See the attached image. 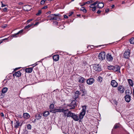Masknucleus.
<instances>
[{"label":"nucleus","mask_w":134,"mask_h":134,"mask_svg":"<svg viewBox=\"0 0 134 134\" xmlns=\"http://www.w3.org/2000/svg\"><path fill=\"white\" fill-rule=\"evenodd\" d=\"M2 9L3 10V12H6L7 11L8 8L7 7H5L3 9Z\"/></svg>","instance_id":"obj_39"},{"label":"nucleus","mask_w":134,"mask_h":134,"mask_svg":"<svg viewBox=\"0 0 134 134\" xmlns=\"http://www.w3.org/2000/svg\"><path fill=\"white\" fill-rule=\"evenodd\" d=\"M49 113L48 111H45L43 113V115L45 117H46L49 115Z\"/></svg>","instance_id":"obj_23"},{"label":"nucleus","mask_w":134,"mask_h":134,"mask_svg":"<svg viewBox=\"0 0 134 134\" xmlns=\"http://www.w3.org/2000/svg\"><path fill=\"white\" fill-rule=\"evenodd\" d=\"M31 27V25H30V24H29L27 26H26L24 28L25 29H28V28H29V27Z\"/></svg>","instance_id":"obj_40"},{"label":"nucleus","mask_w":134,"mask_h":134,"mask_svg":"<svg viewBox=\"0 0 134 134\" xmlns=\"http://www.w3.org/2000/svg\"><path fill=\"white\" fill-rule=\"evenodd\" d=\"M79 91H76L74 94L73 96V98L75 99L73 100L70 103L69 106L70 107L69 109H73L75 108V107L76 106V102L77 100L76 99L79 96Z\"/></svg>","instance_id":"obj_1"},{"label":"nucleus","mask_w":134,"mask_h":134,"mask_svg":"<svg viewBox=\"0 0 134 134\" xmlns=\"http://www.w3.org/2000/svg\"><path fill=\"white\" fill-rule=\"evenodd\" d=\"M79 82L82 83L84 82V78L82 77H80L79 78Z\"/></svg>","instance_id":"obj_26"},{"label":"nucleus","mask_w":134,"mask_h":134,"mask_svg":"<svg viewBox=\"0 0 134 134\" xmlns=\"http://www.w3.org/2000/svg\"><path fill=\"white\" fill-rule=\"evenodd\" d=\"M114 7V5H113L112 6H111V8H113Z\"/></svg>","instance_id":"obj_58"},{"label":"nucleus","mask_w":134,"mask_h":134,"mask_svg":"<svg viewBox=\"0 0 134 134\" xmlns=\"http://www.w3.org/2000/svg\"><path fill=\"white\" fill-rule=\"evenodd\" d=\"M120 124H115L113 127L114 129H116L119 127Z\"/></svg>","instance_id":"obj_30"},{"label":"nucleus","mask_w":134,"mask_h":134,"mask_svg":"<svg viewBox=\"0 0 134 134\" xmlns=\"http://www.w3.org/2000/svg\"><path fill=\"white\" fill-rule=\"evenodd\" d=\"M16 35V33L15 34H12L11 35V37H17V36H16V35Z\"/></svg>","instance_id":"obj_43"},{"label":"nucleus","mask_w":134,"mask_h":134,"mask_svg":"<svg viewBox=\"0 0 134 134\" xmlns=\"http://www.w3.org/2000/svg\"><path fill=\"white\" fill-rule=\"evenodd\" d=\"M4 94L2 92H1L0 93V98H2L4 95Z\"/></svg>","instance_id":"obj_33"},{"label":"nucleus","mask_w":134,"mask_h":134,"mask_svg":"<svg viewBox=\"0 0 134 134\" xmlns=\"http://www.w3.org/2000/svg\"><path fill=\"white\" fill-rule=\"evenodd\" d=\"M96 10V7L95 6H93V7L92 9V10L94 12L95 11V10Z\"/></svg>","instance_id":"obj_42"},{"label":"nucleus","mask_w":134,"mask_h":134,"mask_svg":"<svg viewBox=\"0 0 134 134\" xmlns=\"http://www.w3.org/2000/svg\"><path fill=\"white\" fill-rule=\"evenodd\" d=\"M39 24V22H36L34 25V26H35L36 25H38Z\"/></svg>","instance_id":"obj_55"},{"label":"nucleus","mask_w":134,"mask_h":134,"mask_svg":"<svg viewBox=\"0 0 134 134\" xmlns=\"http://www.w3.org/2000/svg\"><path fill=\"white\" fill-rule=\"evenodd\" d=\"M74 113H71L70 111H69L67 114V117H72Z\"/></svg>","instance_id":"obj_24"},{"label":"nucleus","mask_w":134,"mask_h":134,"mask_svg":"<svg viewBox=\"0 0 134 134\" xmlns=\"http://www.w3.org/2000/svg\"><path fill=\"white\" fill-rule=\"evenodd\" d=\"M23 31V29H22L20 31H19L18 32L16 33V35H18L19 34H20L22 33Z\"/></svg>","instance_id":"obj_35"},{"label":"nucleus","mask_w":134,"mask_h":134,"mask_svg":"<svg viewBox=\"0 0 134 134\" xmlns=\"http://www.w3.org/2000/svg\"><path fill=\"white\" fill-rule=\"evenodd\" d=\"M84 106H82V111L81 112L79 115V118L77 115L75 114L74 113L72 116V118L75 121H78L79 119L80 122H81V120L82 119L84 116Z\"/></svg>","instance_id":"obj_2"},{"label":"nucleus","mask_w":134,"mask_h":134,"mask_svg":"<svg viewBox=\"0 0 134 134\" xmlns=\"http://www.w3.org/2000/svg\"><path fill=\"white\" fill-rule=\"evenodd\" d=\"M102 70L99 64H94L93 65V71L94 72L100 71Z\"/></svg>","instance_id":"obj_4"},{"label":"nucleus","mask_w":134,"mask_h":134,"mask_svg":"<svg viewBox=\"0 0 134 134\" xmlns=\"http://www.w3.org/2000/svg\"><path fill=\"white\" fill-rule=\"evenodd\" d=\"M70 104L68 105L67 106V108L68 109H67L66 110H64V109L63 111V112L64 113V115L65 116H67V114L68 112L69 111L68 109H69L70 108L69 106Z\"/></svg>","instance_id":"obj_11"},{"label":"nucleus","mask_w":134,"mask_h":134,"mask_svg":"<svg viewBox=\"0 0 134 134\" xmlns=\"http://www.w3.org/2000/svg\"><path fill=\"white\" fill-rule=\"evenodd\" d=\"M129 41L131 44L134 43V38H131L129 40Z\"/></svg>","instance_id":"obj_31"},{"label":"nucleus","mask_w":134,"mask_h":134,"mask_svg":"<svg viewBox=\"0 0 134 134\" xmlns=\"http://www.w3.org/2000/svg\"><path fill=\"white\" fill-rule=\"evenodd\" d=\"M118 90L121 93H123L125 91L124 88L121 86H120L118 87Z\"/></svg>","instance_id":"obj_13"},{"label":"nucleus","mask_w":134,"mask_h":134,"mask_svg":"<svg viewBox=\"0 0 134 134\" xmlns=\"http://www.w3.org/2000/svg\"><path fill=\"white\" fill-rule=\"evenodd\" d=\"M14 124V127L16 128H18L20 126V123L18 121L15 120Z\"/></svg>","instance_id":"obj_17"},{"label":"nucleus","mask_w":134,"mask_h":134,"mask_svg":"<svg viewBox=\"0 0 134 134\" xmlns=\"http://www.w3.org/2000/svg\"><path fill=\"white\" fill-rule=\"evenodd\" d=\"M64 109L59 108L56 110L57 112H63V111Z\"/></svg>","instance_id":"obj_29"},{"label":"nucleus","mask_w":134,"mask_h":134,"mask_svg":"<svg viewBox=\"0 0 134 134\" xmlns=\"http://www.w3.org/2000/svg\"><path fill=\"white\" fill-rule=\"evenodd\" d=\"M114 71H118L120 73V67L118 65H116L114 66Z\"/></svg>","instance_id":"obj_14"},{"label":"nucleus","mask_w":134,"mask_h":134,"mask_svg":"<svg viewBox=\"0 0 134 134\" xmlns=\"http://www.w3.org/2000/svg\"><path fill=\"white\" fill-rule=\"evenodd\" d=\"M23 116L26 119H29L30 117V115L27 113H24Z\"/></svg>","instance_id":"obj_18"},{"label":"nucleus","mask_w":134,"mask_h":134,"mask_svg":"<svg viewBox=\"0 0 134 134\" xmlns=\"http://www.w3.org/2000/svg\"><path fill=\"white\" fill-rule=\"evenodd\" d=\"M48 19L50 20H51V17H48Z\"/></svg>","instance_id":"obj_62"},{"label":"nucleus","mask_w":134,"mask_h":134,"mask_svg":"<svg viewBox=\"0 0 134 134\" xmlns=\"http://www.w3.org/2000/svg\"><path fill=\"white\" fill-rule=\"evenodd\" d=\"M108 69L110 70H113L114 71V66L113 65L108 66Z\"/></svg>","instance_id":"obj_25"},{"label":"nucleus","mask_w":134,"mask_h":134,"mask_svg":"<svg viewBox=\"0 0 134 134\" xmlns=\"http://www.w3.org/2000/svg\"><path fill=\"white\" fill-rule=\"evenodd\" d=\"M27 128L28 129L30 130L31 128V126L30 124H29L27 125Z\"/></svg>","instance_id":"obj_36"},{"label":"nucleus","mask_w":134,"mask_h":134,"mask_svg":"<svg viewBox=\"0 0 134 134\" xmlns=\"http://www.w3.org/2000/svg\"><path fill=\"white\" fill-rule=\"evenodd\" d=\"M106 54L104 51L102 52L99 53L98 55L99 59L102 60L105 59V57Z\"/></svg>","instance_id":"obj_5"},{"label":"nucleus","mask_w":134,"mask_h":134,"mask_svg":"<svg viewBox=\"0 0 134 134\" xmlns=\"http://www.w3.org/2000/svg\"><path fill=\"white\" fill-rule=\"evenodd\" d=\"M98 1H96L94 2L93 3V5L94 6H95L96 4H98Z\"/></svg>","instance_id":"obj_38"},{"label":"nucleus","mask_w":134,"mask_h":134,"mask_svg":"<svg viewBox=\"0 0 134 134\" xmlns=\"http://www.w3.org/2000/svg\"><path fill=\"white\" fill-rule=\"evenodd\" d=\"M30 24V25H31V26H32V25H33L34 24V23H32L31 24Z\"/></svg>","instance_id":"obj_60"},{"label":"nucleus","mask_w":134,"mask_h":134,"mask_svg":"<svg viewBox=\"0 0 134 134\" xmlns=\"http://www.w3.org/2000/svg\"><path fill=\"white\" fill-rule=\"evenodd\" d=\"M80 88H83V86H82V85H81V86H80ZM81 90L82 91V93H83V94L84 93V91L83 90V89H81Z\"/></svg>","instance_id":"obj_44"},{"label":"nucleus","mask_w":134,"mask_h":134,"mask_svg":"<svg viewBox=\"0 0 134 134\" xmlns=\"http://www.w3.org/2000/svg\"><path fill=\"white\" fill-rule=\"evenodd\" d=\"M64 18H65L67 19L68 18V17L66 15H64Z\"/></svg>","instance_id":"obj_49"},{"label":"nucleus","mask_w":134,"mask_h":134,"mask_svg":"<svg viewBox=\"0 0 134 134\" xmlns=\"http://www.w3.org/2000/svg\"><path fill=\"white\" fill-rule=\"evenodd\" d=\"M105 11L106 13H108L109 12V10L108 9H106Z\"/></svg>","instance_id":"obj_51"},{"label":"nucleus","mask_w":134,"mask_h":134,"mask_svg":"<svg viewBox=\"0 0 134 134\" xmlns=\"http://www.w3.org/2000/svg\"><path fill=\"white\" fill-rule=\"evenodd\" d=\"M111 84L112 86L114 87H117L118 86V83L114 80H113L111 81Z\"/></svg>","instance_id":"obj_10"},{"label":"nucleus","mask_w":134,"mask_h":134,"mask_svg":"<svg viewBox=\"0 0 134 134\" xmlns=\"http://www.w3.org/2000/svg\"><path fill=\"white\" fill-rule=\"evenodd\" d=\"M93 6H94L93 5V4H92L90 5V8H92L93 7Z\"/></svg>","instance_id":"obj_52"},{"label":"nucleus","mask_w":134,"mask_h":134,"mask_svg":"<svg viewBox=\"0 0 134 134\" xmlns=\"http://www.w3.org/2000/svg\"><path fill=\"white\" fill-rule=\"evenodd\" d=\"M94 79L93 78H90L87 80V83L89 85L92 84L94 82Z\"/></svg>","instance_id":"obj_9"},{"label":"nucleus","mask_w":134,"mask_h":134,"mask_svg":"<svg viewBox=\"0 0 134 134\" xmlns=\"http://www.w3.org/2000/svg\"><path fill=\"white\" fill-rule=\"evenodd\" d=\"M64 27L63 26H60L59 27H60V29H63V27Z\"/></svg>","instance_id":"obj_57"},{"label":"nucleus","mask_w":134,"mask_h":134,"mask_svg":"<svg viewBox=\"0 0 134 134\" xmlns=\"http://www.w3.org/2000/svg\"><path fill=\"white\" fill-rule=\"evenodd\" d=\"M106 58L107 60L109 62L112 61L113 59V58L111 54L109 53L107 54Z\"/></svg>","instance_id":"obj_7"},{"label":"nucleus","mask_w":134,"mask_h":134,"mask_svg":"<svg viewBox=\"0 0 134 134\" xmlns=\"http://www.w3.org/2000/svg\"><path fill=\"white\" fill-rule=\"evenodd\" d=\"M36 121V119H35L34 120V122H35Z\"/></svg>","instance_id":"obj_64"},{"label":"nucleus","mask_w":134,"mask_h":134,"mask_svg":"<svg viewBox=\"0 0 134 134\" xmlns=\"http://www.w3.org/2000/svg\"><path fill=\"white\" fill-rule=\"evenodd\" d=\"M37 64H33L32 65L33 66H35Z\"/></svg>","instance_id":"obj_56"},{"label":"nucleus","mask_w":134,"mask_h":134,"mask_svg":"<svg viewBox=\"0 0 134 134\" xmlns=\"http://www.w3.org/2000/svg\"><path fill=\"white\" fill-rule=\"evenodd\" d=\"M84 13H86V10L84 8Z\"/></svg>","instance_id":"obj_59"},{"label":"nucleus","mask_w":134,"mask_h":134,"mask_svg":"<svg viewBox=\"0 0 134 134\" xmlns=\"http://www.w3.org/2000/svg\"><path fill=\"white\" fill-rule=\"evenodd\" d=\"M102 78L101 77L99 76L97 80L99 82H101L102 81Z\"/></svg>","instance_id":"obj_32"},{"label":"nucleus","mask_w":134,"mask_h":134,"mask_svg":"<svg viewBox=\"0 0 134 134\" xmlns=\"http://www.w3.org/2000/svg\"><path fill=\"white\" fill-rule=\"evenodd\" d=\"M91 1H88L86 2V3H84V5L85 4H89L90 3Z\"/></svg>","instance_id":"obj_48"},{"label":"nucleus","mask_w":134,"mask_h":134,"mask_svg":"<svg viewBox=\"0 0 134 134\" xmlns=\"http://www.w3.org/2000/svg\"><path fill=\"white\" fill-rule=\"evenodd\" d=\"M0 115H1V116H2L3 117V116H4V114L3 113H1Z\"/></svg>","instance_id":"obj_54"},{"label":"nucleus","mask_w":134,"mask_h":134,"mask_svg":"<svg viewBox=\"0 0 134 134\" xmlns=\"http://www.w3.org/2000/svg\"><path fill=\"white\" fill-rule=\"evenodd\" d=\"M47 6H44V7H42V9H47Z\"/></svg>","instance_id":"obj_47"},{"label":"nucleus","mask_w":134,"mask_h":134,"mask_svg":"<svg viewBox=\"0 0 134 134\" xmlns=\"http://www.w3.org/2000/svg\"><path fill=\"white\" fill-rule=\"evenodd\" d=\"M1 4H2L1 7H5L6 6V5H5V4H3V3L2 2H1Z\"/></svg>","instance_id":"obj_45"},{"label":"nucleus","mask_w":134,"mask_h":134,"mask_svg":"<svg viewBox=\"0 0 134 134\" xmlns=\"http://www.w3.org/2000/svg\"><path fill=\"white\" fill-rule=\"evenodd\" d=\"M73 14V12H71L68 15L69 16H71Z\"/></svg>","instance_id":"obj_46"},{"label":"nucleus","mask_w":134,"mask_h":134,"mask_svg":"<svg viewBox=\"0 0 134 134\" xmlns=\"http://www.w3.org/2000/svg\"><path fill=\"white\" fill-rule=\"evenodd\" d=\"M87 70H84V71H86V72L85 73L86 74V75H88L89 74V72L90 71V68L89 67V65H87Z\"/></svg>","instance_id":"obj_22"},{"label":"nucleus","mask_w":134,"mask_h":134,"mask_svg":"<svg viewBox=\"0 0 134 134\" xmlns=\"http://www.w3.org/2000/svg\"><path fill=\"white\" fill-rule=\"evenodd\" d=\"M21 72L20 71H18L15 72L14 74H13V75L14 76H15L16 77H19L21 76Z\"/></svg>","instance_id":"obj_15"},{"label":"nucleus","mask_w":134,"mask_h":134,"mask_svg":"<svg viewBox=\"0 0 134 134\" xmlns=\"http://www.w3.org/2000/svg\"><path fill=\"white\" fill-rule=\"evenodd\" d=\"M42 116V114L41 113H38L36 114L35 115V117L36 119L38 120H40L41 119Z\"/></svg>","instance_id":"obj_12"},{"label":"nucleus","mask_w":134,"mask_h":134,"mask_svg":"<svg viewBox=\"0 0 134 134\" xmlns=\"http://www.w3.org/2000/svg\"><path fill=\"white\" fill-rule=\"evenodd\" d=\"M53 60L55 61H58L59 59V56L58 55H55L53 56Z\"/></svg>","instance_id":"obj_16"},{"label":"nucleus","mask_w":134,"mask_h":134,"mask_svg":"<svg viewBox=\"0 0 134 134\" xmlns=\"http://www.w3.org/2000/svg\"><path fill=\"white\" fill-rule=\"evenodd\" d=\"M45 1H43V0H42L41 1L40 4L42 5L45 2Z\"/></svg>","instance_id":"obj_41"},{"label":"nucleus","mask_w":134,"mask_h":134,"mask_svg":"<svg viewBox=\"0 0 134 134\" xmlns=\"http://www.w3.org/2000/svg\"><path fill=\"white\" fill-rule=\"evenodd\" d=\"M60 15L59 14H52L48 15V17H51V20H59L60 19V18L59 17Z\"/></svg>","instance_id":"obj_3"},{"label":"nucleus","mask_w":134,"mask_h":134,"mask_svg":"<svg viewBox=\"0 0 134 134\" xmlns=\"http://www.w3.org/2000/svg\"><path fill=\"white\" fill-rule=\"evenodd\" d=\"M32 19H29L27 21V22L28 23H29V22H30V21H32Z\"/></svg>","instance_id":"obj_53"},{"label":"nucleus","mask_w":134,"mask_h":134,"mask_svg":"<svg viewBox=\"0 0 134 134\" xmlns=\"http://www.w3.org/2000/svg\"><path fill=\"white\" fill-rule=\"evenodd\" d=\"M41 13V11L40 10L38 11V12L36 14L37 15H39Z\"/></svg>","instance_id":"obj_37"},{"label":"nucleus","mask_w":134,"mask_h":134,"mask_svg":"<svg viewBox=\"0 0 134 134\" xmlns=\"http://www.w3.org/2000/svg\"><path fill=\"white\" fill-rule=\"evenodd\" d=\"M7 90L8 88H7L4 87L3 88L2 90V92L4 93H5L7 91Z\"/></svg>","instance_id":"obj_28"},{"label":"nucleus","mask_w":134,"mask_h":134,"mask_svg":"<svg viewBox=\"0 0 134 134\" xmlns=\"http://www.w3.org/2000/svg\"><path fill=\"white\" fill-rule=\"evenodd\" d=\"M129 90L126 91V93L127 94L125 97V99L126 102H129L131 100V97L129 94H130V92H129Z\"/></svg>","instance_id":"obj_6"},{"label":"nucleus","mask_w":134,"mask_h":134,"mask_svg":"<svg viewBox=\"0 0 134 134\" xmlns=\"http://www.w3.org/2000/svg\"><path fill=\"white\" fill-rule=\"evenodd\" d=\"M47 13L48 14H50L51 13V11H49Z\"/></svg>","instance_id":"obj_63"},{"label":"nucleus","mask_w":134,"mask_h":134,"mask_svg":"<svg viewBox=\"0 0 134 134\" xmlns=\"http://www.w3.org/2000/svg\"><path fill=\"white\" fill-rule=\"evenodd\" d=\"M128 81L130 86H132L133 85V84L132 83V81L131 79H129L128 80Z\"/></svg>","instance_id":"obj_27"},{"label":"nucleus","mask_w":134,"mask_h":134,"mask_svg":"<svg viewBox=\"0 0 134 134\" xmlns=\"http://www.w3.org/2000/svg\"><path fill=\"white\" fill-rule=\"evenodd\" d=\"M77 16L79 17H80V16H81V15H80V14H78V15H77Z\"/></svg>","instance_id":"obj_61"},{"label":"nucleus","mask_w":134,"mask_h":134,"mask_svg":"<svg viewBox=\"0 0 134 134\" xmlns=\"http://www.w3.org/2000/svg\"><path fill=\"white\" fill-rule=\"evenodd\" d=\"M32 70V68H28L25 69L26 72L28 73L31 72Z\"/></svg>","instance_id":"obj_20"},{"label":"nucleus","mask_w":134,"mask_h":134,"mask_svg":"<svg viewBox=\"0 0 134 134\" xmlns=\"http://www.w3.org/2000/svg\"><path fill=\"white\" fill-rule=\"evenodd\" d=\"M130 51L129 50H127L124 53V56L125 58L128 59L130 57Z\"/></svg>","instance_id":"obj_8"},{"label":"nucleus","mask_w":134,"mask_h":134,"mask_svg":"<svg viewBox=\"0 0 134 134\" xmlns=\"http://www.w3.org/2000/svg\"><path fill=\"white\" fill-rule=\"evenodd\" d=\"M104 6V5L102 2L99 3L98 4L97 7L99 8L100 9L103 8Z\"/></svg>","instance_id":"obj_19"},{"label":"nucleus","mask_w":134,"mask_h":134,"mask_svg":"<svg viewBox=\"0 0 134 134\" xmlns=\"http://www.w3.org/2000/svg\"><path fill=\"white\" fill-rule=\"evenodd\" d=\"M101 12V11L100 10H99L97 12V14H99Z\"/></svg>","instance_id":"obj_50"},{"label":"nucleus","mask_w":134,"mask_h":134,"mask_svg":"<svg viewBox=\"0 0 134 134\" xmlns=\"http://www.w3.org/2000/svg\"><path fill=\"white\" fill-rule=\"evenodd\" d=\"M54 105L53 104H51L49 107V108L51 109H53L54 108Z\"/></svg>","instance_id":"obj_34"},{"label":"nucleus","mask_w":134,"mask_h":134,"mask_svg":"<svg viewBox=\"0 0 134 134\" xmlns=\"http://www.w3.org/2000/svg\"><path fill=\"white\" fill-rule=\"evenodd\" d=\"M79 5L80 6L82 7L80 8V10L84 11V7H83L84 5V3H79Z\"/></svg>","instance_id":"obj_21"}]
</instances>
